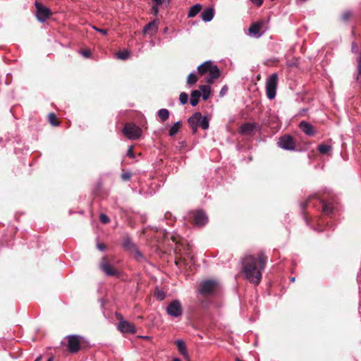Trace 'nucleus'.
I'll return each mask as SVG.
<instances>
[{
	"instance_id": "obj_44",
	"label": "nucleus",
	"mask_w": 361,
	"mask_h": 361,
	"mask_svg": "<svg viewBox=\"0 0 361 361\" xmlns=\"http://www.w3.org/2000/svg\"><path fill=\"white\" fill-rule=\"evenodd\" d=\"M82 55L85 57H89L90 55V51L89 50L82 51Z\"/></svg>"
},
{
	"instance_id": "obj_20",
	"label": "nucleus",
	"mask_w": 361,
	"mask_h": 361,
	"mask_svg": "<svg viewBox=\"0 0 361 361\" xmlns=\"http://www.w3.org/2000/svg\"><path fill=\"white\" fill-rule=\"evenodd\" d=\"M214 15V10L212 8H207L201 13V17L203 21L209 22L212 20Z\"/></svg>"
},
{
	"instance_id": "obj_52",
	"label": "nucleus",
	"mask_w": 361,
	"mask_h": 361,
	"mask_svg": "<svg viewBox=\"0 0 361 361\" xmlns=\"http://www.w3.org/2000/svg\"><path fill=\"white\" fill-rule=\"evenodd\" d=\"M290 281H295V278H294V277L291 278V279H290Z\"/></svg>"
},
{
	"instance_id": "obj_4",
	"label": "nucleus",
	"mask_w": 361,
	"mask_h": 361,
	"mask_svg": "<svg viewBox=\"0 0 361 361\" xmlns=\"http://www.w3.org/2000/svg\"><path fill=\"white\" fill-rule=\"evenodd\" d=\"M219 283L214 279H208L203 281L200 285L199 293L204 296H209L213 295L218 288Z\"/></svg>"
},
{
	"instance_id": "obj_22",
	"label": "nucleus",
	"mask_w": 361,
	"mask_h": 361,
	"mask_svg": "<svg viewBox=\"0 0 361 361\" xmlns=\"http://www.w3.org/2000/svg\"><path fill=\"white\" fill-rule=\"evenodd\" d=\"M201 93L198 90H193L191 92L190 102L192 106H195L196 105H197Z\"/></svg>"
},
{
	"instance_id": "obj_30",
	"label": "nucleus",
	"mask_w": 361,
	"mask_h": 361,
	"mask_svg": "<svg viewBox=\"0 0 361 361\" xmlns=\"http://www.w3.org/2000/svg\"><path fill=\"white\" fill-rule=\"evenodd\" d=\"M331 149V146L325 145V144H321L318 146V151L321 154H326Z\"/></svg>"
},
{
	"instance_id": "obj_50",
	"label": "nucleus",
	"mask_w": 361,
	"mask_h": 361,
	"mask_svg": "<svg viewBox=\"0 0 361 361\" xmlns=\"http://www.w3.org/2000/svg\"><path fill=\"white\" fill-rule=\"evenodd\" d=\"M47 361H53V357H49Z\"/></svg>"
},
{
	"instance_id": "obj_46",
	"label": "nucleus",
	"mask_w": 361,
	"mask_h": 361,
	"mask_svg": "<svg viewBox=\"0 0 361 361\" xmlns=\"http://www.w3.org/2000/svg\"><path fill=\"white\" fill-rule=\"evenodd\" d=\"M97 30H98L99 32H101L102 34L103 35H106L107 33V30H104V29H97Z\"/></svg>"
},
{
	"instance_id": "obj_40",
	"label": "nucleus",
	"mask_w": 361,
	"mask_h": 361,
	"mask_svg": "<svg viewBox=\"0 0 361 361\" xmlns=\"http://www.w3.org/2000/svg\"><path fill=\"white\" fill-rule=\"evenodd\" d=\"M155 295L161 300H164L165 298V294L162 291L158 290L155 293Z\"/></svg>"
},
{
	"instance_id": "obj_25",
	"label": "nucleus",
	"mask_w": 361,
	"mask_h": 361,
	"mask_svg": "<svg viewBox=\"0 0 361 361\" xmlns=\"http://www.w3.org/2000/svg\"><path fill=\"white\" fill-rule=\"evenodd\" d=\"M169 111L166 109H161L158 111V116L159 117L162 122H164L166 120H168L169 118Z\"/></svg>"
},
{
	"instance_id": "obj_19",
	"label": "nucleus",
	"mask_w": 361,
	"mask_h": 361,
	"mask_svg": "<svg viewBox=\"0 0 361 361\" xmlns=\"http://www.w3.org/2000/svg\"><path fill=\"white\" fill-rule=\"evenodd\" d=\"M213 63L210 61L204 62L198 66L197 71L200 75H203L208 73L209 70L212 68Z\"/></svg>"
},
{
	"instance_id": "obj_16",
	"label": "nucleus",
	"mask_w": 361,
	"mask_h": 361,
	"mask_svg": "<svg viewBox=\"0 0 361 361\" xmlns=\"http://www.w3.org/2000/svg\"><path fill=\"white\" fill-rule=\"evenodd\" d=\"M264 23L265 21L264 20H261L252 23L249 27V34L250 35L259 36V32L264 26Z\"/></svg>"
},
{
	"instance_id": "obj_18",
	"label": "nucleus",
	"mask_w": 361,
	"mask_h": 361,
	"mask_svg": "<svg viewBox=\"0 0 361 361\" xmlns=\"http://www.w3.org/2000/svg\"><path fill=\"white\" fill-rule=\"evenodd\" d=\"M176 345L178 350V352L185 358L188 359L189 355L187 350L186 345L183 340H177L176 341Z\"/></svg>"
},
{
	"instance_id": "obj_47",
	"label": "nucleus",
	"mask_w": 361,
	"mask_h": 361,
	"mask_svg": "<svg viewBox=\"0 0 361 361\" xmlns=\"http://www.w3.org/2000/svg\"><path fill=\"white\" fill-rule=\"evenodd\" d=\"M172 361H181V360L179 358H178V357H175V358L173 359Z\"/></svg>"
},
{
	"instance_id": "obj_9",
	"label": "nucleus",
	"mask_w": 361,
	"mask_h": 361,
	"mask_svg": "<svg viewBox=\"0 0 361 361\" xmlns=\"http://www.w3.org/2000/svg\"><path fill=\"white\" fill-rule=\"evenodd\" d=\"M116 318L120 320L117 325V329L118 331L123 334H134L136 333V328L133 323H130L126 320L123 319L122 314L117 313Z\"/></svg>"
},
{
	"instance_id": "obj_26",
	"label": "nucleus",
	"mask_w": 361,
	"mask_h": 361,
	"mask_svg": "<svg viewBox=\"0 0 361 361\" xmlns=\"http://www.w3.org/2000/svg\"><path fill=\"white\" fill-rule=\"evenodd\" d=\"M48 120L49 123L53 126H59L60 124V122L54 113H50L48 115Z\"/></svg>"
},
{
	"instance_id": "obj_34",
	"label": "nucleus",
	"mask_w": 361,
	"mask_h": 361,
	"mask_svg": "<svg viewBox=\"0 0 361 361\" xmlns=\"http://www.w3.org/2000/svg\"><path fill=\"white\" fill-rule=\"evenodd\" d=\"M123 245L125 248L132 249L135 247V245L132 242L131 239L129 238H126L124 239L123 242Z\"/></svg>"
},
{
	"instance_id": "obj_24",
	"label": "nucleus",
	"mask_w": 361,
	"mask_h": 361,
	"mask_svg": "<svg viewBox=\"0 0 361 361\" xmlns=\"http://www.w3.org/2000/svg\"><path fill=\"white\" fill-rule=\"evenodd\" d=\"M182 126V122L181 121H177L174 123V125L169 129V135L171 137L174 136L177 134L178 130Z\"/></svg>"
},
{
	"instance_id": "obj_3",
	"label": "nucleus",
	"mask_w": 361,
	"mask_h": 361,
	"mask_svg": "<svg viewBox=\"0 0 361 361\" xmlns=\"http://www.w3.org/2000/svg\"><path fill=\"white\" fill-rule=\"evenodd\" d=\"M113 256H104L99 262V269L109 276H119V271L114 266Z\"/></svg>"
},
{
	"instance_id": "obj_55",
	"label": "nucleus",
	"mask_w": 361,
	"mask_h": 361,
	"mask_svg": "<svg viewBox=\"0 0 361 361\" xmlns=\"http://www.w3.org/2000/svg\"><path fill=\"white\" fill-rule=\"evenodd\" d=\"M40 360V357H38L35 361H39Z\"/></svg>"
},
{
	"instance_id": "obj_51",
	"label": "nucleus",
	"mask_w": 361,
	"mask_h": 361,
	"mask_svg": "<svg viewBox=\"0 0 361 361\" xmlns=\"http://www.w3.org/2000/svg\"><path fill=\"white\" fill-rule=\"evenodd\" d=\"M356 47V44L353 42V47L354 48V47Z\"/></svg>"
},
{
	"instance_id": "obj_28",
	"label": "nucleus",
	"mask_w": 361,
	"mask_h": 361,
	"mask_svg": "<svg viewBox=\"0 0 361 361\" xmlns=\"http://www.w3.org/2000/svg\"><path fill=\"white\" fill-rule=\"evenodd\" d=\"M241 132L243 133H250L254 130V126L252 123L243 124L241 127Z\"/></svg>"
},
{
	"instance_id": "obj_29",
	"label": "nucleus",
	"mask_w": 361,
	"mask_h": 361,
	"mask_svg": "<svg viewBox=\"0 0 361 361\" xmlns=\"http://www.w3.org/2000/svg\"><path fill=\"white\" fill-rule=\"evenodd\" d=\"M200 88L202 92L203 99H207L210 94V87L206 85H201Z\"/></svg>"
},
{
	"instance_id": "obj_32",
	"label": "nucleus",
	"mask_w": 361,
	"mask_h": 361,
	"mask_svg": "<svg viewBox=\"0 0 361 361\" xmlns=\"http://www.w3.org/2000/svg\"><path fill=\"white\" fill-rule=\"evenodd\" d=\"M199 126H200L204 130H207L209 128V119L207 118V116H204V117L202 116V119L200 121Z\"/></svg>"
},
{
	"instance_id": "obj_6",
	"label": "nucleus",
	"mask_w": 361,
	"mask_h": 361,
	"mask_svg": "<svg viewBox=\"0 0 361 361\" xmlns=\"http://www.w3.org/2000/svg\"><path fill=\"white\" fill-rule=\"evenodd\" d=\"M68 350L71 353H76L81 349L83 338L79 335H70L66 337Z\"/></svg>"
},
{
	"instance_id": "obj_1",
	"label": "nucleus",
	"mask_w": 361,
	"mask_h": 361,
	"mask_svg": "<svg viewBox=\"0 0 361 361\" xmlns=\"http://www.w3.org/2000/svg\"><path fill=\"white\" fill-rule=\"evenodd\" d=\"M268 257L263 251L256 255H247L241 259L242 272L250 283L257 286L261 282Z\"/></svg>"
},
{
	"instance_id": "obj_53",
	"label": "nucleus",
	"mask_w": 361,
	"mask_h": 361,
	"mask_svg": "<svg viewBox=\"0 0 361 361\" xmlns=\"http://www.w3.org/2000/svg\"><path fill=\"white\" fill-rule=\"evenodd\" d=\"M223 92H225V90L222 89V90H221V93H222Z\"/></svg>"
},
{
	"instance_id": "obj_5",
	"label": "nucleus",
	"mask_w": 361,
	"mask_h": 361,
	"mask_svg": "<svg viewBox=\"0 0 361 361\" xmlns=\"http://www.w3.org/2000/svg\"><path fill=\"white\" fill-rule=\"evenodd\" d=\"M142 129L133 123H127L125 124L123 133L130 140H137L142 135Z\"/></svg>"
},
{
	"instance_id": "obj_35",
	"label": "nucleus",
	"mask_w": 361,
	"mask_h": 361,
	"mask_svg": "<svg viewBox=\"0 0 361 361\" xmlns=\"http://www.w3.org/2000/svg\"><path fill=\"white\" fill-rule=\"evenodd\" d=\"M116 56L119 59L126 60L129 57V52L128 51H118Z\"/></svg>"
},
{
	"instance_id": "obj_12",
	"label": "nucleus",
	"mask_w": 361,
	"mask_h": 361,
	"mask_svg": "<svg viewBox=\"0 0 361 361\" xmlns=\"http://www.w3.org/2000/svg\"><path fill=\"white\" fill-rule=\"evenodd\" d=\"M37 9V18L39 21L44 22L47 19L49 18L51 16V12L49 8L44 6L41 3L35 1V3Z\"/></svg>"
},
{
	"instance_id": "obj_27",
	"label": "nucleus",
	"mask_w": 361,
	"mask_h": 361,
	"mask_svg": "<svg viewBox=\"0 0 361 361\" xmlns=\"http://www.w3.org/2000/svg\"><path fill=\"white\" fill-rule=\"evenodd\" d=\"M175 264L179 267H181L182 265L186 266L188 264L186 262V257L183 255H177L176 257Z\"/></svg>"
},
{
	"instance_id": "obj_37",
	"label": "nucleus",
	"mask_w": 361,
	"mask_h": 361,
	"mask_svg": "<svg viewBox=\"0 0 361 361\" xmlns=\"http://www.w3.org/2000/svg\"><path fill=\"white\" fill-rule=\"evenodd\" d=\"M132 176V173L130 171L123 172L121 177L123 181H128Z\"/></svg>"
},
{
	"instance_id": "obj_42",
	"label": "nucleus",
	"mask_w": 361,
	"mask_h": 361,
	"mask_svg": "<svg viewBox=\"0 0 361 361\" xmlns=\"http://www.w3.org/2000/svg\"><path fill=\"white\" fill-rule=\"evenodd\" d=\"M250 1L258 7L260 6L263 3V0H250Z\"/></svg>"
},
{
	"instance_id": "obj_33",
	"label": "nucleus",
	"mask_w": 361,
	"mask_h": 361,
	"mask_svg": "<svg viewBox=\"0 0 361 361\" xmlns=\"http://www.w3.org/2000/svg\"><path fill=\"white\" fill-rule=\"evenodd\" d=\"M197 81V77L195 73H190L187 78V83L190 85H194Z\"/></svg>"
},
{
	"instance_id": "obj_23",
	"label": "nucleus",
	"mask_w": 361,
	"mask_h": 361,
	"mask_svg": "<svg viewBox=\"0 0 361 361\" xmlns=\"http://www.w3.org/2000/svg\"><path fill=\"white\" fill-rule=\"evenodd\" d=\"M202 9V6L199 4H195L190 7V11L188 12V18L195 17Z\"/></svg>"
},
{
	"instance_id": "obj_38",
	"label": "nucleus",
	"mask_w": 361,
	"mask_h": 361,
	"mask_svg": "<svg viewBox=\"0 0 361 361\" xmlns=\"http://www.w3.org/2000/svg\"><path fill=\"white\" fill-rule=\"evenodd\" d=\"M99 221L104 224H109L110 222V219L109 218V216L107 215H106L105 214H101L99 215Z\"/></svg>"
},
{
	"instance_id": "obj_15",
	"label": "nucleus",
	"mask_w": 361,
	"mask_h": 361,
	"mask_svg": "<svg viewBox=\"0 0 361 361\" xmlns=\"http://www.w3.org/2000/svg\"><path fill=\"white\" fill-rule=\"evenodd\" d=\"M208 73L209 75L206 79V82L208 84H212L216 79L219 78L221 72L217 66L213 64L212 68L209 70Z\"/></svg>"
},
{
	"instance_id": "obj_14",
	"label": "nucleus",
	"mask_w": 361,
	"mask_h": 361,
	"mask_svg": "<svg viewBox=\"0 0 361 361\" xmlns=\"http://www.w3.org/2000/svg\"><path fill=\"white\" fill-rule=\"evenodd\" d=\"M300 129L308 136H314L317 133V130L310 123L302 121L299 123Z\"/></svg>"
},
{
	"instance_id": "obj_39",
	"label": "nucleus",
	"mask_w": 361,
	"mask_h": 361,
	"mask_svg": "<svg viewBox=\"0 0 361 361\" xmlns=\"http://www.w3.org/2000/svg\"><path fill=\"white\" fill-rule=\"evenodd\" d=\"M351 16H352V13L350 11H345L342 14L341 18H342L343 21L348 22Z\"/></svg>"
},
{
	"instance_id": "obj_11",
	"label": "nucleus",
	"mask_w": 361,
	"mask_h": 361,
	"mask_svg": "<svg viewBox=\"0 0 361 361\" xmlns=\"http://www.w3.org/2000/svg\"><path fill=\"white\" fill-rule=\"evenodd\" d=\"M190 218L192 219V223L198 227L204 226L208 221V217L202 210H197L191 212Z\"/></svg>"
},
{
	"instance_id": "obj_54",
	"label": "nucleus",
	"mask_w": 361,
	"mask_h": 361,
	"mask_svg": "<svg viewBox=\"0 0 361 361\" xmlns=\"http://www.w3.org/2000/svg\"><path fill=\"white\" fill-rule=\"evenodd\" d=\"M223 92H225V90L222 89V90H221V93H222Z\"/></svg>"
},
{
	"instance_id": "obj_48",
	"label": "nucleus",
	"mask_w": 361,
	"mask_h": 361,
	"mask_svg": "<svg viewBox=\"0 0 361 361\" xmlns=\"http://www.w3.org/2000/svg\"><path fill=\"white\" fill-rule=\"evenodd\" d=\"M154 2L156 3L157 5H158V3H160V0H152Z\"/></svg>"
},
{
	"instance_id": "obj_7",
	"label": "nucleus",
	"mask_w": 361,
	"mask_h": 361,
	"mask_svg": "<svg viewBox=\"0 0 361 361\" xmlns=\"http://www.w3.org/2000/svg\"><path fill=\"white\" fill-rule=\"evenodd\" d=\"M277 73L271 74L267 79L266 82L267 96L269 99H273L276 97V91L278 84Z\"/></svg>"
},
{
	"instance_id": "obj_17",
	"label": "nucleus",
	"mask_w": 361,
	"mask_h": 361,
	"mask_svg": "<svg viewBox=\"0 0 361 361\" xmlns=\"http://www.w3.org/2000/svg\"><path fill=\"white\" fill-rule=\"evenodd\" d=\"M158 30V25L156 20L152 21L147 24L142 30L144 35H152L155 34Z\"/></svg>"
},
{
	"instance_id": "obj_36",
	"label": "nucleus",
	"mask_w": 361,
	"mask_h": 361,
	"mask_svg": "<svg viewBox=\"0 0 361 361\" xmlns=\"http://www.w3.org/2000/svg\"><path fill=\"white\" fill-rule=\"evenodd\" d=\"M179 99H180V102L182 104H187V102L188 101V94L185 93V92H181L180 94V96H179Z\"/></svg>"
},
{
	"instance_id": "obj_8",
	"label": "nucleus",
	"mask_w": 361,
	"mask_h": 361,
	"mask_svg": "<svg viewBox=\"0 0 361 361\" xmlns=\"http://www.w3.org/2000/svg\"><path fill=\"white\" fill-rule=\"evenodd\" d=\"M278 146L283 149L293 151L295 149L296 141L290 135L286 134L281 136L278 140Z\"/></svg>"
},
{
	"instance_id": "obj_43",
	"label": "nucleus",
	"mask_w": 361,
	"mask_h": 361,
	"mask_svg": "<svg viewBox=\"0 0 361 361\" xmlns=\"http://www.w3.org/2000/svg\"><path fill=\"white\" fill-rule=\"evenodd\" d=\"M106 246L104 243H98L97 244V248L100 250V251H103L106 249Z\"/></svg>"
},
{
	"instance_id": "obj_49",
	"label": "nucleus",
	"mask_w": 361,
	"mask_h": 361,
	"mask_svg": "<svg viewBox=\"0 0 361 361\" xmlns=\"http://www.w3.org/2000/svg\"><path fill=\"white\" fill-rule=\"evenodd\" d=\"M235 361H243V360H240V358H238V357H236V358H235Z\"/></svg>"
},
{
	"instance_id": "obj_45",
	"label": "nucleus",
	"mask_w": 361,
	"mask_h": 361,
	"mask_svg": "<svg viewBox=\"0 0 361 361\" xmlns=\"http://www.w3.org/2000/svg\"><path fill=\"white\" fill-rule=\"evenodd\" d=\"M152 11H153V13L154 14L157 15V13H158V8L157 6H152Z\"/></svg>"
},
{
	"instance_id": "obj_10",
	"label": "nucleus",
	"mask_w": 361,
	"mask_h": 361,
	"mask_svg": "<svg viewBox=\"0 0 361 361\" xmlns=\"http://www.w3.org/2000/svg\"><path fill=\"white\" fill-rule=\"evenodd\" d=\"M166 312L169 315L173 317H181L183 314V307L180 302L178 300H173L167 306Z\"/></svg>"
},
{
	"instance_id": "obj_13",
	"label": "nucleus",
	"mask_w": 361,
	"mask_h": 361,
	"mask_svg": "<svg viewBox=\"0 0 361 361\" xmlns=\"http://www.w3.org/2000/svg\"><path fill=\"white\" fill-rule=\"evenodd\" d=\"M202 119V114L200 112H195L188 120V124L192 130V134H196L197 132V127L200 125V121Z\"/></svg>"
},
{
	"instance_id": "obj_31",
	"label": "nucleus",
	"mask_w": 361,
	"mask_h": 361,
	"mask_svg": "<svg viewBox=\"0 0 361 361\" xmlns=\"http://www.w3.org/2000/svg\"><path fill=\"white\" fill-rule=\"evenodd\" d=\"M312 199H319L317 195H314L312 196H310L305 202H302L300 204V207L302 211H305L307 207L308 206L309 203Z\"/></svg>"
},
{
	"instance_id": "obj_41",
	"label": "nucleus",
	"mask_w": 361,
	"mask_h": 361,
	"mask_svg": "<svg viewBox=\"0 0 361 361\" xmlns=\"http://www.w3.org/2000/svg\"><path fill=\"white\" fill-rule=\"evenodd\" d=\"M127 155L130 158H134L135 155L133 153V146H130L128 150Z\"/></svg>"
},
{
	"instance_id": "obj_2",
	"label": "nucleus",
	"mask_w": 361,
	"mask_h": 361,
	"mask_svg": "<svg viewBox=\"0 0 361 361\" xmlns=\"http://www.w3.org/2000/svg\"><path fill=\"white\" fill-rule=\"evenodd\" d=\"M171 240L176 243L175 252L177 255L184 256L190 260L191 264H194L193 257L191 253V247L187 240L181 238L180 236L171 237Z\"/></svg>"
},
{
	"instance_id": "obj_21",
	"label": "nucleus",
	"mask_w": 361,
	"mask_h": 361,
	"mask_svg": "<svg viewBox=\"0 0 361 361\" xmlns=\"http://www.w3.org/2000/svg\"><path fill=\"white\" fill-rule=\"evenodd\" d=\"M320 203L322 204V212L329 216L333 214L334 207L331 203H326L323 200H320Z\"/></svg>"
}]
</instances>
